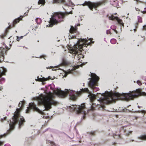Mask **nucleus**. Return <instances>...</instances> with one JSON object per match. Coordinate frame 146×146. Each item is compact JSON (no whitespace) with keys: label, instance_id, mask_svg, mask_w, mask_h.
<instances>
[{"label":"nucleus","instance_id":"nucleus-6","mask_svg":"<svg viewBox=\"0 0 146 146\" xmlns=\"http://www.w3.org/2000/svg\"><path fill=\"white\" fill-rule=\"evenodd\" d=\"M93 38H90L88 40L85 39L80 38L78 39V40L77 41L76 44H75L73 46H84V45L86 46H88L90 45H91L92 44H93L94 43V42L92 40Z\"/></svg>","mask_w":146,"mask_h":146},{"label":"nucleus","instance_id":"nucleus-23","mask_svg":"<svg viewBox=\"0 0 146 146\" xmlns=\"http://www.w3.org/2000/svg\"><path fill=\"white\" fill-rule=\"evenodd\" d=\"M140 139L143 140H146V135H141L139 137Z\"/></svg>","mask_w":146,"mask_h":146},{"label":"nucleus","instance_id":"nucleus-27","mask_svg":"<svg viewBox=\"0 0 146 146\" xmlns=\"http://www.w3.org/2000/svg\"><path fill=\"white\" fill-rule=\"evenodd\" d=\"M56 68V67H52V66H50V67H46V68L47 69H51V68H52V70H55L56 69H54V68Z\"/></svg>","mask_w":146,"mask_h":146},{"label":"nucleus","instance_id":"nucleus-31","mask_svg":"<svg viewBox=\"0 0 146 146\" xmlns=\"http://www.w3.org/2000/svg\"><path fill=\"white\" fill-rule=\"evenodd\" d=\"M137 83L139 85H141V82L139 81H137Z\"/></svg>","mask_w":146,"mask_h":146},{"label":"nucleus","instance_id":"nucleus-7","mask_svg":"<svg viewBox=\"0 0 146 146\" xmlns=\"http://www.w3.org/2000/svg\"><path fill=\"white\" fill-rule=\"evenodd\" d=\"M91 78L88 83L89 86L93 89L95 88L94 86L97 85V82L99 80V77L97 76L95 74L92 73L91 74Z\"/></svg>","mask_w":146,"mask_h":146},{"label":"nucleus","instance_id":"nucleus-32","mask_svg":"<svg viewBox=\"0 0 146 146\" xmlns=\"http://www.w3.org/2000/svg\"><path fill=\"white\" fill-rule=\"evenodd\" d=\"M138 23H136L135 25V27L136 28H137L138 26Z\"/></svg>","mask_w":146,"mask_h":146},{"label":"nucleus","instance_id":"nucleus-2","mask_svg":"<svg viewBox=\"0 0 146 146\" xmlns=\"http://www.w3.org/2000/svg\"><path fill=\"white\" fill-rule=\"evenodd\" d=\"M80 93V91L76 92L70 90H65L63 91L60 89H57L54 91V93L49 92L45 95L41 94L39 96L35 98V100L37 101L39 105H43L45 109L47 110L51 108V105H55L57 103L53 100L54 94L62 97L69 94L70 99L74 100Z\"/></svg>","mask_w":146,"mask_h":146},{"label":"nucleus","instance_id":"nucleus-38","mask_svg":"<svg viewBox=\"0 0 146 146\" xmlns=\"http://www.w3.org/2000/svg\"><path fill=\"white\" fill-rule=\"evenodd\" d=\"M72 13H71V12L70 11V12H69V13L68 14H72Z\"/></svg>","mask_w":146,"mask_h":146},{"label":"nucleus","instance_id":"nucleus-25","mask_svg":"<svg viewBox=\"0 0 146 146\" xmlns=\"http://www.w3.org/2000/svg\"><path fill=\"white\" fill-rule=\"evenodd\" d=\"M23 37V36H21L20 37L17 36L16 38H17V40L18 41H19L21 39H22Z\"/></svg>","mask_w":146,"mask_h":146},{"label":"nucleus","instance_id":"nucleus-35","mask_svg":"<svg viewBox=\"0 0 146 146\" xmlns=\"http://www.w3.org/2000/svg\"><path fill=\"white\" fill-rule=\"evenodd\" d=\"M3 142H1L0 141V145L3 144Z\"/></svg>","mask_w":146,"mask_h":146},{"label":"nucleus","instance_id":"nucleus-14","mask_svg":"<svg viewBox=\"0 0 146 146\" xmlns=\"http://www.w3.org/2000/svg\"><path fill=\"white\" fill-rule=\"evenodd\" d=\"M78 64L76 66H75V67H73V68L71 69H69L68 70L67 72L64 74V77H66V74L68 73H72V71L74 70L76 68H78V66H80L82 64Z\"/></svg>","mask_w":146,"mask_h":146},{"label":"nucleus","instance_id":"nucleus-1","mask_svg":"<svg viewBox=\"0 0 146 146\" xmlns=\"http://www.w3.org/2000/svg\"><path fill=\"white\" fill-rule=\"evenodd\" d=\"M81 91L82 92H85L89 93L88 97L91 101H92L96 97H98L100 99L99 100H98L97 101H100L101 103H110L112 101L115 102V100L118 99L126 100H132L138 96L142 95L144 94V92H142L139 89H137L136 91H130V93H123L121 94L116 92L113 93L106 92L102 94L97 93L96 96L90 93L87 88L82 89Z\"/></svg>","mask_w":146,"mask_h":146},{"label":"nucleus","instance_id":"nucleus-10","mask_svg":"<svg viewBox=\"0 0 146 146\" xmlns=\"http://www.w3.org/2000/svg\"><path fill=\"white\" fill-rule=\"evenodd\" d=\"M107 16L110 20H116L121 26H122L123 27H124V25L122 20L119 19L117 17L114 16L113 15H111V14L108 15Z\"/></svg>","mask_w":146,"mask_h":146},{"label":"nucleus","instance_id":"nucleus-8","mask_svg":"<svg viewBox=\"0 0 146 146\" xmlns=\"http://www.w3.org/2000/svg\"><path fill=\"white\" fill-rule=\"evenodd\" d=\"M70 108L78 113L85 114V113L86 108L84 104H81V105H72L70 106Z\"/></svg>","mask_w":146,"mask_h":146},{"label":"nucleus","instance_id":"nucleus-15","mask_svg":"<svg viewBox=\"0 0 146 146\" xmlns=\"http://www.w3.org/2000/svg\"><path fill=\"white\" fill-rule=\"evenodd\" d=\"M110 3L111 5L116 7L119 6L118 1L117 0H110Z\"/></svg>","mask_w":146,"mask_h":146},{"label":"nucleus","instance_id":"nucleus-37","mask_svg":"<svg viewBox=\"0 0 146 146\" xmlns=\"http://www.w3.org/2000/svg\"><path fill=\"white\" fill-rule=\"evenodd\" d=\"M133 30L134 31V32H136V29H133Z\"/></svg>","mask_w":146,"mask_h":146},{"label":"nucleus","instance_id":"nucleus-12","mask_svg":"<svg viewBox=\"0 0 146 146\" xmlns=\"http://www.w3.org/2000/svg\"><path fill=\"white\" fill-rule=\"evenodd\" d=\"M76 46H73V48H71L69 46L68 48L70 50V52L71 53L73 54H76L77 53H80L82 51V49L79 48L80 46H78V48L76 47Z\"/></svg>","mask_w":146,"mask_h":146},{"label":"nucleus","instance_id":"nucleus-13","mask_svg":"<svg viewBox=\"0 0 146 146\" xmlns=\"http://www.w3.org/2000/svg\"><path fill=\"white\" fill-rule=\"evenodd\" d=\"M28 13L25 12L24 13L25 16H21L19 17L17 19H15L13 23V27H14L15 25L17 23L19 22L20 21L22 20V19L23 17L25 16H27V15Z\"/></svg>","mask_w":146,"mask_h":146},{"label":"nucleus","instance_id":"nucleus-21","mask_svg":"<svg viewBox=\"0 0 146 146\" xmlns=\"http://www.w3.org/2000/svg\"><path fill=\"white\" fill-rule=\"evenodd\" d=\"M45 0H39L38 2V4L42 5H43L45 3Z\"/></svg>","mask_w":146,"mask_h":146},{"label":"nucleus","instance_id":"nucleus-36","mask_svg":"<svg viewBox=\"0 0 146 146\" xmlns=\"http://www.w3.org/2000/svg\"><path fill=\"white\" fill-rule=\"evenodd\" d=\"M114 31L116 33H117V31L116 30H114Z\"/></svg>","mask_w":146,"mask_h":146},{"label":"nucleus","instance_id":"nucleus-22","mask_svg":"<svg viewBox=\"0 0 146 146\" xmlns=\"http://www.w3.org/2000/svg\"><path fill=\"white\" fill-rule=\"evenodd\" d=\"M35 21L36 23L38 24H40L41 22V19L40 18H37L35 19Z\"/></svg>","mask_w":146,"mask_h":146},{"label":"nucleus","instance_id":"nucleus-30","mask_svg":"<svg viewBox=\"0 0 146 146\" xmlns=\"http://www.w3.org/2000/svg\"><path fill=\"white\" fill-rule=\"evenodd\" d=\"M106 33L107 34H110V31L109 30H107Z\"/></svg>","mask_w":146,"mask_h":146},{"label":"nucleus","instance_id":"nucleus-11","mask_svg":"<svg viewBox=\"0 0 146 146\" xmlns=\"http://www.w3.org/2000/svg\"><path fill=\"white\" fill-rule=\"evenodd\" d=\"M29 107L27 108V109L26 110V113H28L31 108L34 109L35 111L40 113H42V111L40 110L36 106V105L33 103H31L29 104Z\"/></svg>","mask_w":146,"mask_h":146},{"label":"nucleus","instance_id":"nucleus-34","mask_svg":"<svg viewBox=\"0 0 146 146\" xmlns=\"http://www.w3.org/2000/svg\"><path fill=\"white\" fill-rule=\"evenodd\" d=\"M44 57H45V56H40V58H43L44 59H45V58H44Z\"/></svg>","mask_w":146,"mask_h":146},{"label":"nucleus","instance_id":"nucleus-19","mask_svg":"<svg viewBox=\"0 0 146 146\" xmlns=\"http://www.w3.org/2000/svg\"><path fill=\"white\" fill-rule=\"evenodd\" d=\"M68 1L69 2V3H68L65 2V0H62V2L64 3L65 5L67 6H70L71 5H73V3L71 0H68Z\"/></svg>","mask_w":146,"mask_h":146},{"label":"nucleus","instance_id":"nucleus-33","mask_svg":"<svg viewBox=\"0 0 146 146\" xmlns=\"http://www.w3.org/2000/svg\"><path fill=\"white\" fill-rule=\"evenodd\" d=\"M135 9L136 11H140V9L138 8H135Z\"/></svg>","mask_w":146,"mask_h":146},{"label":"nucleus","instance_id":"nucleus-39","mask_svg":"<svg viewBox=\"0 0 146 146\" xmlns=\"http://www.w3.org/2000/svg\"><path fill=\"white\" fill-rule=\"evenodd\" d=\"M5 31H6V32L7 33V29H6V30Z\"/></svg>","mask_w":146,"mask_h":146},{"label":"nucleus","instance_id":"nucleus-41","mask_svg":"<svg viewBox=\"0 0 146 146\" xmlns=\"http://www.w3.org/2000/svg\"><path fill=\"white\" fill-rule=\"evenodd\" d=\"M67 46H70V45H69L67 44Z\"/></svg>","mask_w":146,"mask_h":146},{"label":"nucleus","instance_id":"nucleus-24","mask_svg":"<svg viewBox=\"0 0 146 146\" xmlns=\"http://www.w3.org/2000/svg\"><path fill=\"white\" fill-rule=\"evenodd\" d=\"M110 42L112 44H114L116 42V40L115 39H112L110 40Z\"/></svg>","mask_w":146,"mask_h":146},{"label":"nucleus","instance_id":"nucleus-40","mask_svg":"<svg viewBox=\"0 0 146 146\" xmlns=\"http://www.w3.org/2000/svg\"><path fill=\"white\" fill-rule=\"evenodd\" d=\"M98 105H102V104H97Z\"/></svg>","mask_w":146,"mask_h":146},{"label":"nucleus","instance_id":"nucleus-9","mask_svg":"<svg viewBox=\"0 0 146 146\" xmlns=\"http://www.w3.org/2000/svg\"><path fill=\"white\" fill-rule=\"evenodd\" d=\"M80 25V24L76 25L74 27L72 26H71V28L70 30V32L71 33V35H69V39L72 38H76V36L79 34V32L77 31V26H79Z\"/></svg>","mask_w":146,"mask_h":146},{"label":"nucleus","instance_id":"nucleus-28","mask_svg":"<svg viewBox=\"0 0 146 146\" xmlns=\"http://www.w3.org/2000/svg\"><path fill=\"white\" fill-rule=\"evenodd\" d=\"M145 36H141V41H143L144 40H145Z\"/></svg>","mask_w":146,"mask_h":146},{"label":"nucleus","instance_id":"nucleus-42","mask_svg":"<svg viewBox=\"0 0 146 146\" xmlns=\"http://www.w3.org/2000/svg\"><path fill=\"white\" fill-rule=\"evenodd\" d=\"M10 27H11V26H9V28H10Z\"/></svg>","mask_w":146,"mask_h":146},{"label":"nucleus","instance_id":"nucleus-3","mask_svg":"<svg viewBox=\"0 0 146 146\" xmlns=\"http://www.w3.org/2000/svg\"><path fill=\"white\" fill-rule=\"evenodd\" d=\"M24 104L23 102H21L19 104V106L20 108L17 109L16 111L15 112L14 116L11 120H10L9 124L10 129L14 128L15 124L19 121V126H20L24 121L23 117L19 116V112L21 110V108L22 107Z\"/></svg>","mask_w":146,"mask_h":146},{"label":"nucleus","instance_id":"nucleus-4","mask_svg":"<svg viewBox=\"0 0 146 146\" xmlns=\"http://www.w3.org/2000/svg\"><path fill=\"white\" fill-rule=\"evenodd\" d=\"M64 15L65 14L63 13H54L52 15L49 22V26L52 27L53 25L57 24L59 22L63 21Z\"/></svg>","mask_w":146,"mask_h":146},{"label":"nucleus","instance_id":"nucleus-16","mask_svg":"<svg viewBox=\"0 0 146 146\" xmlns=\"http://www.w3.org/2000/svg\"><path fill=\"white\" fill-rule=\"evenodd\" d=\"M10 46H9L10 48L9 49H8V47H7V46H3V47H1V54H3L6 52L7 50H9L10 48ZM2 56L3 57V54H2Z\"/></svg>","mask_w":146,"mask_h":146},{"label":"nucleus","instance_id":"nucleus-20","mask_svg":"<svg viewBox=\"0 0 146 146\" xmlns=\"http://www.w3.org/2000/svg\"><path fill=\"white\" fill-rule=\"evenodd\" d=\"M83 56L82 54H79L78 56V61L77 62H81V61H80V60L81 61H82V60H81V59L83 58Z\"/></svg>","mask_w":146,"mask_h":146},{"label":"nucleus","instance_id":"nucleus-18","mask_svg":"<svg viewBox=\"0 0 146 146\" xmlns=\"http://www.w3.org/2000/svg\"><path fill=\"white\" fill-rule=\"evenodd\" d=\"M53 78H51V77L50 76H49L48 78H44V77H43L42 78H38V81H41V82H43V81H45L48 80V79H50L51 80H53Z\"/></svg>","mask_w":146,"mask_h":146},{"label":"nucleus","instance_id":"nucleus-26","mask_svg":"<svg viewBox=\"0 0 146 146\" xmlns=\"http://www.w3.org/2000/svg\"><path fill=\"white\" fill-rule=\"evenodd\" d=\"M138 21L139 22L141 23L142 22V18L141 17H140L139 16H138Z\"/></svg>","mask_w":146,"mask_h":146},{"label":"nucleus","instance_id":"nucleus-17","mask_svg":"<svg viewBox=\"0 0 146 146\" xmlns=\"http://www.w3.org/2000/svg\"><path fill=\"white\" fill-rule=\"evenodd\" d=\"M6 72V70L5 68L3 67L1 68L0 69V77H1L2 75H5Z\"/></svg>","mask_w":146,"mask_h":146},{"label":"nucleus","instance_id":"nucleus-5","mask_svg":"<svg viewBox=\"0 0 146 146\" xmlns=\"http://www.w3.org/2000/svg\"><path fill=\"white\" fill-rule=\"evenodd\" d=\"M107 2L106 0H103L97 3H92L90 2H86L84 3L83 4V6L87 5L88 7L91 10H93V9H94L96 10V8L102 4H105Z\"/></svg>","mask_w":146,"mask_h":146},{"label":"nucleus","instance_id":"nucleus-29","mask_svg":"<svg viewBox=\"0 0 146 146\" xmlns=\"http://www.w3.org/2000/svg\"><path fill=\"white\" fill-rule=\"evenodd\" d=\"M143 30H146V25L143 26Z\"/></svg>","mask_w":146,"mask_h":146}]
</instances>
